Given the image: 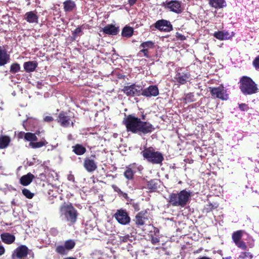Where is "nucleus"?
Listing matches in <instances>:
<instances>
[{
  "label": "nucleus",
  "mask_w": 259,
  "mask_h": 259,
  "mask_svg": "<svg viewBox=\"0 0 259 259\" xmlns=\"http://www.w3.org/2000/svg\"><path fill=\"white\" fill-rule=\"evenodd\" d=\"M154 44L152 41H147L142 42L140 46V48H143L140 52L144 54V56L146 58H149L148 54V50L154 48Z\"/></svg>",
  "instance_id": "obj_16"
},
{
  "label": "nucleus",
  "mask_w": 259,
  "mask_h": 259,
  "mask_svg": "<svg viewBox=\"0 0 259 259\" xmlns=\"http://www.w3.org/2000/svg\"><path fill=\"white\" fill-rule=\"evenodd\" d=\"M141 154L144 159L153 164H161L164 160L162 154L156 151L152 147L145 148Z\"/></svg>",
  "instance_id": "obj_4"
},
{
  "label": "nucleus",
  "mask_w": 259,
  "mask_h": 259,
  "mask_svg": "<svg viewBox=\"0 0 259 259\" xmlns=\"http://www.w3.org/2000/svg\"><path fill=\"white\" fill-rule=\"evenodd\" d=\"M112 188L115 192H117L119 194L122 196L124 198H126L127 197V194L123 192L117 186L112 185Z\"/></svg>",
  "instance_id": "obj_39"
},
{
  "label": "nucleus",
  "mask_w": 259,
  "mask_h": 259,
  "mask_svg": "<svg viewBox=\"0 0 259 259\" xmlns=\"http://www.w3.org/2000/svg\"><path fill=\"white\" fill-rule=\"evenodd\" d=\"M141 119L142 120H145L146 119V115L143 114L141 116Z\"/></svg>",
  "instance_id": "obj_58"
},
{
  "label": "nucleus",
  "mask_w": 259,
  "mask_h": 259,
  "mask_svg": "<svg viewBox=\"0 0 259 259\" xmlns=\"http://www.w3.org/2000/svg\"><path fill=\"white\" fill-rule=\"evenodd\" d=\"M213 36L220 40L227 39L230 37V35L227 31H219L218 32H215L214 33Z\"/></svg>",
  "instance_id": "obj_27"
},
{
  "label": "nucleus",
  "mask_w": 259,
  "mask_h": 259,
  "mask_svg": "<svg viewBox=\"0 0 259 259\" xmlns=\"http://www.w3.org/2000/svg\"><path fill=\"white\" fill-rule=\"evenodd\" d=\"M34 178V177L32 174L28 173L20 178V183L23 186H27L31 183Z\"/></svg>",
  "instance_id": "obj_23"
},
{
  "label": "nucleus",
  "mask_w": 259,
  "mask_h": 259,
  "mask_svg": "<svg viewBox=\"0 0 259 259\" xmlns=\"http://www.w3.org/2000/svg\"><path fill=\"white\" fill-rule=\"evenodd\" d=\"M64 9L65 12H71L76 7L74 2L71 0H66L63 3Z\"/></svg>",
  "instance_id": "obj_26"
},
{
  "label": "nucleus",
  "mask_w": 259,
  "mask_h": 259,
  "mask_svg": "<svg viewBox=\"0 0 259 259\" xmlns=\"http://www.w3.org/2000/svg\"><path fill=\"white\" fill-rule=\"evenodd\" d=\"M68 180L70 181H74V177L72 175H69L68 176Z\"/></svg>",
  "instance_id": "obj_53"
},
{
  "label": "nucleus",
  "mask_w": 259,
  "mask_h": 259,
  "mask_svg": "<svg viewBox=\"0 0 259 259\" xmlns=\"http://www.w3.org/2000/svg\"><path fill=\"white\" fill-rule=\"evenodd\" d=\"M253 65L256 69H259V55L257 56L253 61Z\"/></svg>",
  "instance_id": "obj_43"
},
{
  "label": "nucleus",
  "mask_w": 259,
  "mask_h": 259,
  "mask_svg": "<svg viewBox=\"0 0 259 259\" xmlns=\"http://www.w3.org/2000/svg\"><path fill=\"white\" fill-rule=\"evenodd\" d=\"M28 253V247L24 245L18 247L14 251L13 257L16 256L19 259H23L27 256Z\"/></svg>",
  "instance_id": "obj_12"
},
{
  "label": "nucleus",
  "mask_w": 259,
  "mask_h": 259,
  "mask_svg": "<svg viewBox=\"0 0 259 259\" xmlns=\"http://www.w3.org/2000/svg\"><path fill=\"white\" fill-rule=\"evenodd\" d=\"M75 245V243L74 240L69 239L66 241L64 243L65 247L67 249L68 251L73 249Z\"/></svg>",
  "instance_id": "obj_35"
},
{
  "label": "nucleus",
  "mask_w": 259,
  "mask_h": 259,
  "mask_svg": "<svg viewBox=\"0 0 259 259\" xmlns=\"http://www.w3.org/2000/svg\"><path fill=\"white\" fill-rule=\"evenodd\" d=\"M135 173V171H134L131 167V166H130L126 167V169L124 172V176L127 179L132 180L133 178Z\"/></svg>",
  "instance_id": "obj_32"
},
{
  "label": "nucleus",
  "mask_w": 259,
  "mask_h": 259,
  "mask_svg": "<svg viewBox=\"0 0 259 259\" xmlns=\"http://www.w3.org/2000/svg\"><path fill=\"white\" fill-rule=\"evenodd\" d=\"M5 252V249L4 248V247L2 245H0V256L3 255Z\"/></svg>",
  "instance_id": "obj_50"
},
{
  "label": "nucleus",
  "mask_w": 259,
  "mask_h": 259,
  "mask_svg": "<svg viewBox=\"0 0 259 259\" xmlns=\"http://www.w3.org/2000/svg\"><path fill=\"white\" fill-rule=\"evenodd\" d=\"M26 120H24L23 122V127L27 130L26 127H25V123L26 122Z\"/></svg>",
  "instance_id": "obj_59"
},
{
  "label": "nucleus",
  "mask_w": 259,
  "mask_h": 259,
  "mask_svg": "<svg viewBox=\"0 0 259 259\" xmlns=\"http://www.w3.org/2000/svg\"><path fill=\"white\" fill-rule=\"evenodd\" d=\"M159 94V90L156 85H150L141 92V95L146 97H156Z\"/></svg>",
  "instance_id": "obj_13"
},
{
  "label": "nucleus",
  "mask_w": 259,
  "mask_h": 259,
  "mask_svg": "<svg viewBox=\"0 0 259 259\" xmlns=\"http://www.w3.org/2000/svg\"><path fill=\"white\" fill-rule=\"evenodd\" d=\"M47 143H48L46 141H42L37 142H31L29 143V146L33 148H38L42 147Z\"/></svg>",
  "instance_id": "obj_34"
},
{
  "label": "nucleus",
  "mask_w": 259,
  "mask_h": 259,
  "mask_svg": "<svg viewBox=\"0 0 259 259\" xmlns=\"http://www.w3.org/2000/svg\"><path fill=\"white\" fill-rule=\"evenodd\" d=\"M64 259H76V258L73 257H67Z\"/></svg>",
  "instance_id": "obj_60"
},
{
  "label": "nucleus",
  "mask_w": 259,
  "mask_h": 259,
  "mask_svg": "<svg viewBox=\"0 0 259 259\" xmlns=\"http://www.w3.org/2000/svg\"><path fill=\"white\" fill-rule=\"evenodd\" d=\"M50 232L52 235L54 236L57 235L58 233V230L55 228H52L50 230Z\"/></svg>",
  "instance_id": "obj_47"
},
{
  "label": "nucleus",
  "mask_w": 259,
  "mask_h": 259,
  "mask_svg": "<svg viewBox=\"0 0 259 259\" xmlns=\"http://www.w3.org/2000/svg\"><path fill=\"white\" fill-rule=\"evenodd\" d=\"M133 32L134 30L132 27L125 26L123 28L121 34L123 37H129L133 35Z\"/></svg>",
  "instance_id": "obj_30"
},
{
  "label": "nucleus",
  "mask_w": 259,
  "mask_h": 259,
  "mask_svg": "<svg viewBox=\"0 0 259 259\" xmlns=\"http://www.w3.org/2000/svg\"><path fill=\"white\" fill-rule=\"evenodd\" d=\"M129 238L128 236H125L122 237V240L123 242H126Z\"/></svg>",
  "instance_id": "obj_54"
},
{
  "label": "nucleus",
  "mask_w": 259,
  "mask_h": 259,
  "mask_svg": "<svg viewBox=\"0 0 259 259\" xmlns=\"http://www.w3.org/2000/svg\"><path fill=\"white\" fill-rule=\"evenodd\" d=\"M1 238L3 242L7 244L13 243L15 240L14 235L9 233H3L1 235Z\"/></svg>",
  "instance_id": "obj_19"
},
{
  "label": "nucleus",
  "mask_w": 259,
  "mask_h": 259,
  "mask_svg": "<svg viewBox=\"0 0 259 259\" xmlns=\"http://www.w3.org/2000/svg\"><path fill=\"white\" fill-rule=\"evenodd\" d=\"M56 251L59 254H62V255H65L67 254L68 252V250L65 247L64 245H58L57 246L56 248Z\"/></svg>",
  "instance_id": "obj_38"
},
{
  "label": "nucleus",
  "mask_w": 259,
  "mask_h": 259,
  "mask_svg": "<svg viewBox=\"0 0 259 259\" xmlns=\"http://www.w3.org/2000/svg\"><path fill=\"white\" fill-rule=\"evenodd\" d=\"M12 204H15V202H14V200L12 201Z\"/></svg>",
  "instance_id": "obj_62"
},
{
  "label": "nucleus",
  "mask_w": 259,
  "mask_h": 259,
  "mask_svg": "<svg viewBox=\"0 0 259 259\" xmlns=\"http://www.w3.org/2000/svg\"><path fill=\"white\" fill-rule=\"evenodd\" d=\"M26 141L33 142L37 140V138L35 136V134L31 133H26L25 137L24 139Z\"/></svg>",
  "instance_id": "obj_31"
},
{
  "label": "nucleus",
  "mask_w": 259,
  "mask_h": 259,
  "mask_svg": "<svg viewBox=\"0 0 259 259\" xmlns=\"http://www.w3.org/2000/svg\"><path fill=\"white\" fill-rule=\"evenodd\" d=\"M239 109L241 111H247L248 109V106L245 104H240L239 105Z\"/></svg>",
  "instance_id": "obj_45"
},
{
  "label": "nucleus",
  "mask_w": 259,
  "mask_h": 259,
  "mask_svg": "<svg viewBox=\"0 0 259 259\" xmlns=\"http://www.w3.org/2000/svg\"><path fill=\"white\" fill-rule=\"evenodd\" d=\"M127 131L140 136L151 133L154 130V126L149 122L143 121L141 119L130 114L125 117L123 120Z\"/></svg>",
  "instance_id": "obj_1"
},
{
  "label": "nucleus",
  "mask_w": 259,
  "mask_h": 259,
  "mask_svg": "<svg viewBox=\"0 0 259 259\" xmlns=\"http://www.w3.org/2000/svg\"><path fill=\"white\" fill-rule=\"evenodd\" d=\"M235 244L240 248L243 250H245L247 248V246L245 242L243 241H239L235 243Z\"/></svg>",
  "instance_id": "obj_42"
},
{
  "label": "nucleus",
  "mask_w": 259,
  "mask_h": 259,
  "mask_svg": "<svg viewBox=\"0 0 259 259\" xmlns=\"http://www.w3.org/2000/svg\"><path fill=\"white\" fill-rule=\"evenodd\" d=\"M223 259H229V258H223Z\"/></svg>",
  "instance_id": "obj_64"
},
{
  "label": "nucleus",
  "mask_w": 259,
  "mask_h": 259,
  "mask_svg": "<svg viewBox=\"0 0 259 259\" xmlns=\"http://www.w3.org/2000/svg\"><path fill=\"white\" fill-rule=\"evenodd\" d=\"M117 222L121 225H126L130 222L131 219L127 212L123 209L117 210L114 214Z\"/></svg>",
  "instance_id": "obj_10"
},
{
  "label": "nucleus",
  "mask_w": 259,
  "mask_h": 259,
  "mask_svg": "<svg viewBox=\"0 0 259 259\" xmlns=\"http://www.w3.org/2000/svg\"><path fill=\"white\" fill-rule=\"evenodd\" d=\"M136 1L137 0H128V4L131 6L134 5L136 3Z\"/></svg>",
  "instance_id": "obj_52"
},
{
  "label": "nucleus",
  "mask_w": 259,
  "mask_h": 259,
  "mask_svg": "<svg viewBox=\"0 0 259 259\" xmlns=\"http://www.w3.org/2000/svg\"><path fill=\"white\" fill-rule=\"evenodd\" d=\"M122 91L127 96H139L141 95L142 87L138 84H133L130 85L125 86Z\"/></svg>",
  "instance_id": "obj_7"
},
{
  "label": "nucleus",
  "mask_w": 259,
  "mask_h": 259,
  "mask_svg": "<svg viewBox=\"0 0 259 259\" xmlns=\"http://www.w3.org/2000/svg\"><path fill=\"white\" fill-rule=\"evenodd\" d=\"M42 85V83L38 81L36 83V87L38 89H40Z\"/></svg>",
  "instance_id": "obj_55"
},
{
  "label": "nucleus",
  "mask_w": 259,
  "mask_h": 259,
  "mask_svg": "<svg viewBox=\"0 0 259 259\" xmlns=\"http://www.w3.org/2000/svg\"><path fill=\"white\" fill-rule=\"evenodd\" d=\"M104 33L109 35H116L119 31L118 27L113 25H107L103 29Z\"/></svg>",
  "instance_id": "obj_21"
},
{
  "label": "nucleus",
  "mask_w": 259,
  "mask_h": 259,
  "mask_svg": "<svg viewBox=\"0 0 259 259\" xmlns=\"http://www.w3.org/2000/svg\"><path fill=\"white\" fill-rule=\"evenodd\" d=\"M158 183L157 180H151L147 183V188L150 191H154L157 189Z\"/></svg>",
  "instance_id": "obj_29"
},
{
  "label": "nucleus",
  "mask_w": 259,
  "mask_h": 259,
  "mask_svg": "<svg viewBox=\"0 0 259 259\" xmlns=\"http://www.w3.org/2000/svg\"><path fill=\"white\" fill-rule=\"evenodd\" d=\"M163 6L165 7V8L168 9L170 11L174 12L176 14H180L182 12L181 4L179 1H166L165 3H163Z\"/></svg>",
  "instance_id": "obj_8"
},
{
  "label": "nucleus",
  "mask_w": 259,
  "mask_h": 259,
  "mask_svg": "<svg viewBox=\"0 0 259 259\" xmlns=\"http://www.w3.org/2000/svg\"><path fill=\"white\" fill-rule=\"evenodd\" d=\"M25 70L27 72H33L37 67V63L36 61H28L23 64Z\"/></svg>",
  "instance_id": "obj_22"
},
{
  "label": "nucleus",
  "mask_w": 259,
  "mask_h": 259,
  "mask_svg": "<svg viewBox=\"0 0 259 259\" xmlns=\"http://www.w3.org/2000/svg\"><path fill=\"white\" fill-rule=\"evenodd\" d=\"M147 211H141L139 212L136 216L135 222L136 225L138 226H142L144 224L145 220L147 219L146 215Z\"/></svg>",
  "instance_id": "obj_18"
},
{
  "label": "nucleus",
  "mask_w": 259,
  "mask_h": 259,
  "mask_svg": "<svg viewBox=\"0 0 259 259\" xmlns=\"http://www.w3.org/2000/svg\"><path fill=\"white\" fill-rule=\"evenodd\" d=\"M81 32V29L80 27L76 28L73 32L72 34L73 36L75 37L76 35H79Z\"/></svg>",
  "instance_id": "obj_44"
},
{
  "label": "nucleus",
  "mask_w": 259,
  "mask_h": 259,
  "mask_svg": "<svg viewBox=\"0 0 259 259\" xmlns=\"http://www.w3.org/2000/svg\"><path fill=\"white\" fill-rule=\"evenodd\" d=\"M2 108L0 107V110H2Z\"/></svg>",
  "instance_id": "obj_63"
},
{
  "label": "nucleus",
  "mask_w": 259,
  "mask_h": 259,
  "mask_svg": "<svg viewBox=\"0 0 259 259\" xmlns=\"http://www.w3.org/2000/svg\"><path fill=\"white\" fill-rule=\"evenodd\" d=\"M183 100L185 103H191L195 101L194 95L193 93H189L185 94Z\"/></svg>",
  "instance_id": "obj_33"
},
{
  "label": "nucleus",
  "mask_w": 259,
  "mask_h": 259,
  "mask_svg": "<svg viewBox=\"0 0 259 259\" xmlns=\"http://www.w3.org/2000/svg\"><path fill=\"white\" fill-rule=\"evenodd\" d=\"M154 27L158 30L164 32H170L172 30V25L166 20L161 19L157 21L154 24Z\"/></svg>",
  "instance_id": "obj_9"
},
{
  "label": "nucleus",
  "mask_w": 259,
  "mask_h": 259,
  "mask_svg": "<svg viewBox=\"0 0 259 259\" xmlns=\"http://www.w3.org/2000/svg\"><path fill=\"white\" fill-rule=\"evenodd\" d=\"M240 82V89L244 94L251 95L257 92L258 89L256 84L250 77L243 76Z\"/></svg>",
  "instance_id": "obj_5"
},
{
  "label": "nucleus",
  "mask_w": 259,
  "mask_h": 259,
  "mask_svg": "<svg viewBox=\"0 0 259 259\" xmlns=\"http://www.w3.org/2000/svg\"><path fill=\"white\" fill-rule=\"evenodd\" d=\"M211 95L213 98L220 99L222 100H227L228 99V94L227 93V90L223 85H220L218 87L209 88Z\"/></svg>",
  "instance_id": "obj_6"
},
{
  "label": "nucleus",
  "mask_w": 259,
  "mask_h": 259,
  "mask_svg": "<svg viewBox=\"0 0 259 259\" xmlns=\"http://www.w3.org/2000/svg\"><path fill=\"white\" fill-rule=\"evenodd\" d=\"M34 134H35V135H39V134H40V132H39V131H36V132H35V133H34Z\"/></svg>",
  "instance_id": "obj_61"
},
{
  "label": "nucleus",
  "mask_w": 259,
  "mask_h": 259,
  "mask_svg": "<svg viewBox=\"0 0 259 259\" xmlns=\"http://www.w3.org/2000/svg\"><path fill=\"white\" fill-rule=\"evenodd\" d=\"M177 37L180 39L181 40H183L186 39V37L184 35L181 34L180 33H177Z\"/></svg>",
  "instance_id": "obj_48"
},
{
  "label": "nucleus",
  "mask_w": 259,
  "mask_h": 259,
  "mask_svg": "<svg viewBox=\"0 0 259 259\" xmlns=\"http://www.w3.org/2000/svg\"><path fill=\"white\" fill-rule=\"evenodd\" d=\"M209 5L216 9H220L226 6L225 0H209Z\"/></svg>",
  "instance_id": "obj_25"
},
{
  "label": "nucleus",
  "mask_w": 259,
  "mask_h": 259,
  "mask_svg": "<svg viewBox=\"0 0 259 259\" xmlns=\"http://www.w3.org/2000/svg\"><path fill=\"white\" fill-rule=\"evenodd\" d=\"M83 165L88 172H93L97 168V163L93 159L89 158L84 159Z\"/></svg>",
  "instance_id": "obj_17"
},
{
  "label": "nucleus",
  "mask_w": 259,
  "mask_h": 259,
  "mask_svg": "<svg viewBox=\"0 0 259 259\" xmlns=\"http://www.w3.org/2000/svg\"><path fill=\"white\" fill-rule=\"evenodd\" d=\"M134 207L136 210H139L140 209L139 208V205L138 204H134Z\"/></svg>",
  "instance_id": "obj_56"
},
{
  "label": "nucleus",
  "mask_w": 259,
  "mask_h": 259,
  "mask_svg": "<svg viewBox=\"0 0 259 259\" xmlns=\"http://www.w3.org/2000/svg\"><path fill=\"white\" fill-rule=\"evenodd\" d=\"M73 151L78 155H83L86 152V149L82 145L76 144L72 147Z\"/></svg>",
  "instance_id": "obj_28"
},
{
  "label": "nucleus",
  "mask_w": 259,
  "mask_h": 259,
  "mask_svg": "<svg viewBox=\"0 0 259 259\" xmlns=\"http://www.w3.org/2000/svg\"><path fill=\"white\" fill-rule=\"evenodd\" d=\"M196 259H211V258L207 256H202Z\"/></svg>",
  "instance_id": "obj_57"
},
{
  "label": "nucleus",
  "mask_w": 259,
  "mask_h": 259,
  "mask_svg": "<svg viewBox=\"0 0 259 259\" xmlns=\"http://www.w3.org/2000/svg\"><path fill=\"white\" fill-rule=\"evenodd\" d=\"M151 241L153 244H156L159 242V239L156 237H153L152 238Z\"/></svg>",
  "instance_id": "obj_51"
},
{
  "label": "nucleus",
  "mask_w": 259,
  "mask_h": 259,
  "mask_svg": "<svg viewBox=\"0 0 259 259\" xmlns=\"http://www.w3.org/2000/svg\"><path fill=\"white\" fill-rule=\"evenodd\" d=\"M10 60V55L0 47V66H4Z\"/></svg>",
  "instance_id": "obj_20"
},
{
  "label": "nucleus",
  "mask_w": 259,
  "mask_h": 259,
  "mask_svg": "<svg viewBox=\"0 0 259 259\" xmlns=\"http://www.w3.org/2000/svg\"><path fill=\"white\" fill-rule=\"evenodd\" d=\"M35 11L26 12L24 15V19L29 23H38V17Z\"/></svg>",
  "instance_id": "obj_15"
},
{
  "label": "nucleus",
  "mask_w": 259,
  "mask_h": 259,
  "mask_svg": "<svg viewBox=\"0 0 259 259\" xmlns=\"http://www.w3.org/2000/svg\"><path fill=\"white\" fill-rule=\"evenodd\" d=\"M60 217L69 225L75 223L78 215L77 210L70 204L63 203L60 207Z\"/></svg>",
  "instance_id": "obj_3"
},
{
  "label": "nucleus",
  "mask_w": 259,
  "mask_h": 259,
  "mask_svg": "<svg viewBox=\"0 0 259 259\" xmlns=\"http://www.w3.org/2000/svg\"><path fill=\"white\" fill-rule=\"evenodd\" d=\"M11 138L8 136H0V149L6 148L9 145Z\"/></svg>",
  "instance_id": "obj_24"
},
{
  "label": "nucleus",
  "mask_w": 259,
  "mask_h": 259,
  "mask_svg": "<svg viewBox=\"0 0 259 259\" xmlns=\"http://www.w3.org/2000/svg\"><path fill=\"white\" fill-rule=\"evenodd\" d=\"M44 120L46 122H51L53 120V118L51 116H46Z\"/></svg>",
  "instance_id": "obj_46"
},
{
  "label": "nucleus",
  "mask_w": 259,
  "mask_h": 259,
  "mask_svg": "<svg viewBox=\"0 0 259 259\" xmlns=\"http://www.w3.org/2000/svg\"><path fill=\"white\" fill-rule=\"evenodd\" d=\"M20 70V65L17 63H13L10 66V72L11 73L15 74Z\"/></svg>",
  "instance_id": "obj_36"
},
{
  "label": "nucleus",
  "mask_w": 259,
  "mask_h": 259,
  "mask_svg": "<svg viewBox=\"0 0 259 259\" xmlns=\"http://www.w3.org/2000/svg\"><path fill=\"white\" fill-rule=\"evenodd\" d=\"M242 237V231H237L235 232L232 234V239L235 243L240 241Z\"/></svg>",
  "instance_id": "obj_37"
},
{
  "label": "nucleus",
  "mask_w": 259,
  "mask_h": 259,
  "mask_svg": "<svg viewBox=\"0 0 259 259\" xmlns=\"http://www.w3.org/2000/svg\"><path fill=\"white\" fill-rule=\"evenodd\" d=\"M23 194L27 198L31 199L33 198L34 194L31 193L28 189L24 188L22 191Z\"/></svg>",
  "instance_id": "obj_41"
},
{
  "label": "nucleus",
  "mask_w": 259,
  "mask_h": 259,
  "mask_svg": "<svg viewBox=\"0 0 259 259\" xmlns=\"http://www.w3.org/2000/svg\"><path fill=\"white\" fill-rule=\"evenodd\" d=\"M191 196L190 191L183 190L178 193H171L168 197V202L173 206L184 207Z\"/></svg>",
  "instance_id": "obj_2"
},
{
  "label": "nucleus",
  "mask_w": 259,
  "mask_h": 259,
  "mask_svg": "<svg viewBox=\"0 0 259 259\" xmlns=\"http://www.w3.org/2000/svg\"><path fill=\"white\" fill-rule=\"evenodd\" d=\"M191 75L188 71L178 72L176 74L175 79L181 84H185L189 79Z\"/></svg>",
  "instance_id": "obj_14"
},
{
  "label": "nucleus",
  "mask_w": 259,
  "mask_h": 259,
  "mask_svg": "<svg viewBox=\"0 0 259 259\" xmlns=\"http://www.w3.org/2000/svg\"><path fill=\"white\" fill-rule=\"evenodd\" d=\"M25 134H26V133H25V132H20V133L18 134V137L19 139H23V138H24V139Z\"/></svg>",
  "instance_id": "obj_49"
},
{
  "label": "nucleus",
  "mask_w": 259,
  "mask_h": 259,
  "mask_svg": "<svg viewBox=\"0 0 259 259\" xmlns=\"http://www.w3.org/2000/svg\"><path fill=\"white\" fill-rule=\"evenodd\" d=\"M239 257L242 259H251L252 255L248 252H242L239 255Z\"/></svg>",
  "instance_id": "obj_40"
},
{
  "label": "nucleus",
  "mask_w": 259,
  "mask_h": 259,
  "mask_svg": "<svg viewBox=\"0 0 259 259\" xmlns=\"http://www.w3.org/2000/svg\"><path fill=\"white\" fill-rule=\"evenodd\" d=\"M58 122L60 123V125L63 127H68L69 126L70 123L71 125L73 126V122L71 121L70 116L68 115L67 113L64 112H61L60 113Z\"/></svg>",
  "instance_id": "obj_11"
}]
</instances>
